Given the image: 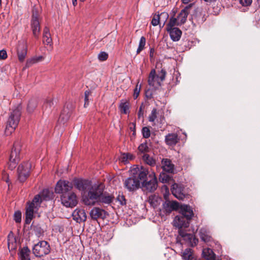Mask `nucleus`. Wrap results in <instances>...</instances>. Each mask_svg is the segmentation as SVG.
I'll use <instances>...</instances> for the list:
<instances>
[{
	"label": "nucleus",
	"instance_id": "a211bd4d",
	"mask_svg": "<svg viewBox=\"0 0 260 260\" xmlns=\"http://www.w3.org/2000/svg\"><path fill=\"white\" fill-rule=\"evenodd\" d=\"M148 120L153 123L152 125H155L158 123H162L164 120V117L162 115L159 117L157 109L153 108L148 117Z\"/></svg>",
	"mask_w": 260,
	"mask_h": 260
},
{
	"label": "nucleus",
	"instance_id": "f257e3e1",
	"mask_svg": "<svg viewBox=\"0 0 260 260\" xmlns=\"http://www.w3.org/2000/svg\"><path fill=\"white\" fill-rule=\"evenodd\" d=\"M105 186L102 183H96L85 193L82 199L83 203L86 206H92L101 203L109 205L114 200V196L108 192H104Z\"/></svg>",
	"mask_w": 260,
	"mask_h": 260
},
{
	"label": "nucleus",
	"instance_id": "2eb2a0df",
	"mask_svg": "<svg viewBox=\"0 0 260 260\" xmlns=\"http://www.w3.org/2000/svg\"><path fill=\"white\" fill-rule=\"evenodd\" d=\"M180 207L178 203L176 201H166L163 203L160 212H162L166 214H169L172 211L180 209Z\"/></svg>",
	"mask_w": 260,
	"mask_h": 260
},
{
	"label": "nucleus",
	"instance_id": "bf43d9fd",
	"mask_svg": "<svg viewBox=\"0 0 260 260\" xmlns=\"http://www.w3.org/2000/svg\"><path fill=\"white\" fill-rule=\"evenodd\" d=\"M190 0H182V2L184 4H187L189 3Z\"/></svg>",
	"mask_w": 260,
	"mask_h": 260
},
{
	"label": "nucleus",
	"instance_id": "de8ad7c7",
	"mask_svg": "<svg viewBox=\"0 0 260 260\" xmlns=\"http://www.w3.org/2000/svg\"><path fill=\"white\" fill-rule=\"evenodd\" d=\"M160 23L158 16L157 15H155L152 20H151V24L153 26H157L158 24H159Z\"/></svg>",
	"mask_w": 260,
	"mask_h": 260
},
{
	"label": "nucleus",
	"instance_id": "b1692460",
	"mask_svg": "<svg viewBox=\"0 0 260 260\" xmlns=\"http://www.w3.org/2000/svg\"><path fill=\"white\" fill-rule=\"evenodd\" d=\"M162 168L164 171L168 173H173L174 170V166L171 161L168 159H163L162 160Z\"/></svg>",
	"mask_w": 260,
	"mask_h": 260
},
{
	"label": "nucleus",
	"instance_id": "a19ab883",
	"mask_svg": "<svg viewBox=\"0 0 260 260\" xmlns=\"http://www.w3.org/2000/svg\"><path fill=\"white\" fill-rule=\"evenodd\" d=\"M116 201L118 202L120 205L124 206L126 204L125 197L122 194H119L116 199Z\"/></svg>",
	"mask_w": 260,
	"mask_h": 260
},
{
	"label": "nucleus",
	"instance_id": "c85d7f7f",
	"mask_svg": "<svg viewBox=\"0 0 260 260\" xmlns=\"http://www.w3.org/2000/svg\"><path fill=\"white\" fill-rule=\"evenodd\" d=\"M203 255L207 260H214L215 259V254L213 250L209 248L203 250Z\"/></svg>",
	"mask_w": 260,
	"mask_h": 260
},
{
	"label": "nucleus",
	"instance_id": "6e6552de",
	"mask_svg": "<svg viewBox=\"0 0 260 260\" xmlns=\"http://www.w3.org/2000/svg\"><path fill=\"white\" fill-rule=\"evenodd\" d=\"M33 253L37 257L43 256L49 253L50 245L45 241H41L35 244L32 249Z\"/></svg>",
	"mask_w": 260,
	"mask_h": 260
},
{
	"label": "nucleus",
	"instance_id": "79ce46f5",
	"mask_svg": "<svg viewBox=\"0 0 260 260\" xmlns=\"http://www.w3.org/2000/svg\"><path fill=\"white\" fill-rule=\"evenodd\" d=\"M142 134L144 138H148L150 136V131L148 127H144L142 129Z\"/></svg>",
	"mask_w": 260,
	"mask_h": 260
},
{
	"label": "nucleus",
	"instance_id": "e2e57ef3",
	"mask_svg": "<svg viewBox=\"0 0 260 260\" xmlns=\"http://www.w3.org/2000/svg\"><path fill=\"white\" fill-rule=\"evenodd\" d=\"M1 6V0H0V6Z\"/></svg>",
	"mask_w": 260,
	"mask_h": 260
},
{
	"label": "nucleus",
	"instance_id": "0eeeda50",
	"mask_svg": "<svg viewBox=\"0 0 260 260\" xmlns=\"http://www.w3.org/2000/svg\"><path fill=\"white\" fill-rule=\"evenodd\" d=\"M166 75V72L164 69H161L158 75H156L155 70H151L148 80L149 85L154 88H157L165 80Z\"/></svg>",
	"mask_w": 260,
	"mask_h": 260
},
{
	"label": "nucleus",
	"instance_id": "4be33fe9",
	"mask_svg": "<svg viewBox=\"0 0 260 260\" xmlns=\"http://www.w3.org/2000/svg\"><path fill=\"white\" fill-rule=\"evenodd\" d=\"M167 31L169 34L171 40L173 41L176 42L180 40L182 35V31L179 28H174L173 29H168Z\"/></svg>",
	"mask_w": 260,
	"mask_h": 260
},
{
	"label": "nucleus",
	"instance_id": "13d9d810",
	"mask_svg": "<svg viewBox=\"0 0 260 260\" xmlns=\"http://www.w3.org/2000/svg\"><path fill=\"white\" fill-rule=\"evenodd\" d=\"M154 53V50L152 48H151L150 51V54H149L150 57L151 58H152L153 57Z\"/></svg>",
	"mask_w": 260,
	"mask_h": 260
},
{
	"label": "nucleus",
	"instance_id": "6ab92c4d",
	"mask_svg": "<svg viewBox=\"0 0 260 260\" xmlns=\"http://www.w3.org/2000/svg\"><path fill=\"white\" fill-rule=\"evenodd\" d=\"M73 219L77 222H84L86 220V214L84 210L76 209L73 213Z\"/></svg>",
	"mask_w": 260,
	"mask_h": 260
},
{
	"label": "nucleus",
	"instance_id": "6e6d98bb",
	"mask_svg": "<svg viewBox=\"0 0 260 260\" xmlns=\"http://www.w3.org/2000/svg\"><path fill=\"white\" fill-rule=\"evenodd\" d=\"M198 242V239H197L196 238H195L194 237V236L193 235V238L192 239V240L191 241V243L190 244L192 246H194V245H196L197 244Z\"/></svg>",
	"mask_w": 260,
	"mask_h": 260
},
{
	"label": "nucleus",
	"instance_id": "72a5a7b5",
	"mask_svg": "<svg viewBox=\"0 0 260 260\" xmlns=\"http://www.w3.org/2000/svg\"><path fill=\"white\" fill-rule=\"evenodd\" d=\"M179 234L183 239L184 240L188 242V243H191V241L193 238V235L186 233L183 230H179Z\"/></svg>",
	"mask_w": 260,
	"mask_h": 260
},
{
	"label": "nucleus",
	"instance_id": "393cba45",
	"mask_svg": "<svg viewBox=\"0 0 260 260\" xmlns=\"http://www.w3.org/2000/svg\"><path fill=\"white\" fill-rule=\"evenodd\" d=\"M43 42L45 45L51 46L52 44V40L49 31V29L47 27H45L43 30Z\"/></svg>",
	"mask_w": 260,
	"mask_h": 260
},
{
	"label": "nucleus",
	"instance_id": "7c9ffc66",
	"mask_svg": "<svg viewBox=\"0 0 260 260\" xmlns=\"http://www.w3.org/2000/svg\"><path fill=\"white\" fill-rule=\"evenodd\" d=\"M54 105L53 100L52 98H47L43 105V109L46 112H49Z\"/></svg>",
	"mask_w": 260,
	"mask_h": 260
},
{
	"label": "nucleus",
	"instance_id": "c756f323",
	"mask_svg": "<svg viewBox=\"0 0 260 260\" xmlns=\"http://www.w3.org/2000/svg\"><path fill=\"white\" fill-rule=\"evenodd\" d=\"M30 251L27 247H24L21 249L19 252V256L21 260H30L29 254Z\"/></svg>",
	"mask_w": 260,
	"mask_h": 260
},
{
	"label": "nucleus",
	"instance_id": "ddd939ff",
	"mask_svg": "<svg viewBox=\"0 0 260 260\" xmlns=\"http://www.w3.org/2000/svg\"><path fill=\"white\" fill-rule=\"evenodd\" d=\"M31 28L34 37L36 38H38L40 31V26L38 19V13L35 9L32 10Z\"/></svg>",
	"mask_w": 260,
	"mask_h": 260
},
{
	"label": "nucleus",
	"instance_id": "a878e982",
	"mask_svg": "<svg viewBox=\"0 0 260 260\" xmlns=\"http://www.w3.org/2000/svg\"><path fill=\"white\" fill-rule=\"evenodd\" d=\"M188 15V12L187 7L182 10L176 18L179 22L178 24L180 25L183 24L186 21Z\"/></svg>",
	"mask_w": 260,
	"mask_h": 260
},
{
	"label": "nucleus",
	"instance_id": "58836bf2",
	"mask_svg": "<svg viewBox=\"0 0 260 260\" xmlns=\"http://www.w3.org/2000/svg\"><path fill=\"white\" fill-rule=\"evenodd\" d=\"M37 106V103L35 100H31L29 102L27 105V111L29 113L32 112Z\"/></svg>",
	"mask_w": 260,
	"mask_h": 260
},
{
	"label": "nucleus",
	"instance_id": "49530a36",
	"mask_svg": "<svg viewBox=\"0 0 260 260\" xmlns=\"http://www.w3.org/2000/svg\"><path fill=\"white\" fill-rule=\"evenodd\" d=\"M170 177L169 175L165 174H160L159 180L162 182H167L170 180Z\"/></svg>",
	"mask_w": 260,
	"mask_h": 260
},
{
	"label": "nucleus",
	"instance_id": "8fccbe9b",
	"mask_svg": "<svg viewBox=\"0 0 260 260\" xmlns=\"http://www.w3.org/2000/svg\"><path fill=\"white\" fill-rule=\"evenodd\" d=\"M138 85H136V87L134 90V98L135 99H136L139 95V93H140V87L138 88Z\"/></svg>",
	"mask_w": 260,
	"mask_h": 260
},
{
	"label": "nucleus",
	"instance_id": "473e14b6",
	"mask_svg": "<svg viewBox=\"0 0 260 260\" xmlns=\"http://www.w3.org/2000/svg\"><path fill=\"white\" fill-rule=\"evenodd\" d=\"M176 18L171 17L170 18L169 23L167 24L166 30L177 28L175 27L176 26H180V24H179Z\"/></svg>",
	"mask_w": 260,
	"mask_h": 260
},
{
	"label": "nucleus",
	"instance_id": "dca6fc26",
	"mask_svg": "<svg viewBox=\"0 0 260 260\" xmlns=\"http://www.w3.org/2000/svg\"><path fill=\"white\" fill-rule=\"evenodd\" d=\"M172 194L178 199L183 200L185 197L184 187L182 185L174 183L171 187Z\"/></svg>",
	"mask_w": 260,
	"mask_h": 260
},
{
	"label": "nucleus",
	"instance_id": "4c0bfd02",
	"mask_svg": "<svg viewBox=\"0 0 260 260\" xmlns=\"http://www.w3.org/2000/svg\"><path fill=\"white\" fill-rule=\"evenodd\" d=\"M146 44V39L144 37L142 36L140 38V40L139 42V47L137 50V54H139L142 51L145 46Z\"/></svg>",
	"mask_w": 260,
	"mask_h": 260
},
{
	"label": "nucleus",
	"instance_id": "f3484780",
	"mask_svg": "<svg viewBox=\"0 0 260 260\" xmlns=\"http://www.w3.org/2000/svg\"><path fill=\"white\" fill-rule=\"evenodd\" d=\"M89 215L92 219L96 220L98 218H106L107 213L105 210L99 207H94L90 211Z\"/></svg>",
	"mask_w": 260,
	"mask_h": 260
},
{
	"label": "nucleus",
	"instance_id": "5fc2aeb1",
	"mask_svg": "<svg viewBox=\"0 0 260 260\" xmlns=\"http://www.w3.org/2000/svg\"><path fill=\"white\" fill-rule=\"evenodd\" d=\"M89 92L88 91H86L85 92V104L84 105L85 106L86 104L88 105V96H89Z\"/></svg>",
	"mask_w": 260,
	"mask_h": 260
},
{
	"label": "nucleus",
	"instance_id": "603ef678",
	"mask_svg": "<svg viewBox=\"0 0 260 260\" xmlns=\"http://www.w3.org/2000/svg\"><path fill=\"white\" fill-rule=\"evenodd\" d=\"M7 57V52L2 50L0 51V59H5Z\"/></svg>",
	"mask_w": 260,
	"mask_h": 260
},
{
	"label": "nucleus",
	"instance_id": "f03ea898",
	"mask_svg": "<svg viewBox=\"0 0 260 260\" xmlns=\"http://www.w3.org/2000/svg\"><path fill=\"white\" fill-rule=\"evenodd\" d=\"M148 174V170L144 167H134L131 169L132 176L124 181V186L129 191L137 189L140 184V181L146 178Z\"/></svg>",
	"mask_w": 260,
	"mask_h": 260
},
{
	"label": "nucleus",
	"instance_id": "9b49d317",
	"mask_svg": "<svg viewBox=\"0 0 260 260\" xmlns=\"http://www.w3.org/2000/svg\"><path fill=\"white\" fill-rule=\"evenodd\" d=\"M150 180L148 181H146L145 179L143 180L142 187L144 190L148 192H153L155 191L157 188V181L154 172L149 173L148 171V174Z\"/></svg>",
	"mask_w": 260,
	"mask_h": 260
},
{
	"label": "nucleus",
	"instance_id": "ea45409f",
	"mask_svg": "<svg viewBox=\"0 0 260 260\" xmlns=\"http://www.w3.org/2000/svg\"><path fill=\"white\" fill-rule=\"evenodd\" d=\"M44 59L43 56H35L31 58L30 60L27 61V63L33 64L40 62Z\"/></svg>",
	"mask_w": 260,
	"mask_h": 260
},
{
	"label": "nucleus",
	"instance_id": "680f3d73",
	"mask_svg": "<svg viewBox=\"0 0 260 260\" xmlns=\"http://www.w3.org/2000/svg\"><path fill=\"white\" fill-rule=\"evenodd\" d=\"M8 247H9L10 246L9 242H8Z\"/></svg>",
	"mask_w": 260,
	"mask_h": 260
},
{
	"label": "nucleus",
	"instance_id": "4468645a",
	"mask_svg": "<svg viewBox=\"0 0 260 260\" xmlns=\"http://www.w3.org/2000/svg\"><path fill=\"white\" fill-rule=\"evenodd\" d=\"M73 182L77 189L80 191H84L82 196L85 193L87 192L89 188L93 185L91 184V181L88 180L74 179Z\"/></svg>",
	"mask_w": 260,
	"mask_h": 260
},
{
	"label": "nucleus",
	"instance_id": "3c124183",
	"mask_svg": "<svg viewBox=\"0 0 260 260\" xmlns=\"http://www.w3.org/2000/svg\"><path fill=\"white\" fill-rule=\"evenodd\" d=\"M35 233L36 235L39 237L43 235V231L41 228H36L35 230Z\"/></svg>",
	"mask_w": 260,
	"mask_h": 260
},
{
	"label": "nucleus",
	"instance_id": "423d86ee",
	"mask_svg": "<svg viewBox=\"0 0 260 260\" xmlns=\"http://www.w3.org/2000/svg\"><path fill=\"white\" fill-rule=\"evenodd\" d=\"M21 149V145L20 143L19 142H15L9 157V167L12 170L16 168L17 164L20 159V153Z\"/></svg>",
	"mask_w": 260,
	"mask_h": 260
},
{
	"label": "nucleus",
	"instance_id": "a18cd8bd",
	"mask_svg": "<svg viewBox=\"0 0 260 260\" xmlns=\"http://www.w3.org/2000/svg\"><path fill=\"white\" fill-rule=\"evenodd\" d=\"M108 57V54L105 52H101L98 55V58L100 61L106 60Z\"/></svg>",
	"mask_w": 260,
	"mask_h": 260
},
{
	"label": "nucleus",
	"instance_id": "864d4df0",
	"mask_svg": "<svg viewBox=\"0 0 260 260\" xmlns=\"http://www.w3.org/2000/svg\"><path fill=\"white\" fill-rule=\"evenodd\" d=\"M138 115L139 118H140L141 117H142L143 116V104L139 108Z\"/></svg>",
	"mask_w": 260,
	"mask_h": 260
},
{
	"label": "nucleus",
	"instance_id": "2f4dec72",
	"mask_svg": "<svg viewBox=\"0 0 260 260\" xmlns=\"http://www.w3.org/2000/svg\"><path fill=\"white\" fill-rule=\"evenodd\" d=\"M142 157V160L145 164L150 166H154L155 165V159H153V157L150 156L149 154L144 153Z\"/></svg>",
	"mask_w": 260,
	"mask_h": 260
},
{
	"label": "nucleus",
	"instance_id": "f8f14e48",
	"mask_svg": "<svg viewBox=\"0 0 260 260\" xmlns=\"http://www.w3.org/2000/svg\"><path fill=\"white\" fill-rule=\"evenodd\" d=\"M60 199L62 204L66 207L73 208L76 206L78 203L77 196L73 192L61 195Z\"/></svg>",
	"mask_w": 260,
	"mask_h": 260
},
{
	"label": "nucleus",
	"instance_id": "c9c22d12",
	"mask_svg": "<svg viewBox=\"0 0 260 260\" xmlns=\"http://www.w3.org/2000/svg\"><path fill=\"white\" fill-rule=\"evenodd\" d=\"M134 158V156L129 153H123L120 157V160L124 164H127L129 160Z\"/></svg>",
	"mask_w": 260,
	"mask_h": 260
},
{
	"label": "nucleus",
	"instance_id": "5701e85b",
	"mask_svg": "<svg viewBox=\"0 0 260 260\" xmlns=\"http://www.w3.org/2000/svg\"><path fill=\"white\" fill-rule=\"evenodd\" d=\"M199 236L202 241L205 243L211 241L212 237L210 234V232L205 228H202L200 229Z\"/></svg>",
	"mask_w": 260,
	"mask_h": 260
},
{
	"label": "nucleus",
	"instance_id": "09e8293b",
	"mask_svg": "<svg viewBox=\"0 0 260 260\" xmlns=\"http://www.w3.org/2000/svg\"><path fill=\"white\" fill-rule=\"evenodd\" d=\"M252 3V0H240V3L243 6H248L251 5Z\"/></svg>",
	"mask_w": 260,
	"mask_h": 260
},
{
	"label": "nucleus",
	"instance_id": "39448f33",
	"mask_svg": "<svg viewBox=\"0 0 260 260\" xmlns=\"http://www.w3.org/2000/svg\"><path fill=\"white\" fill-rule=\"evenodd\" d=\"M21 107L18 106L10 113L5 129V134L11 135L18 125L21 116Z\"/></svg>",
	"mask_w": 260,
	"mask_h": 260
},
{
	"label": "nucleus",
	"instance_id": "4d7b16f0",
	"mask_svg": "<svg viewBox=\"0 0 260 260\" xmlns=\"http://www.w3.org/2000/svg\"><path fill=\"white\" fill-rule=\"evenodd\" d=\"M3 179L6 182L9 183L8 178V175L7 174L4 172L3 173Z\"/></svg>",
	"mask_w": 260,
	"mask_h": 260
},
{
	"label": "nucleus",
	"instance_id": "9d476101",
	"mask_svg": "<svg viewBox=\"0 0 260 260\" xmlns=\"http://www.w3.org/2000/svg\"><path fill=\"white\" fill-rule=\"evenodd\" d=\"M31 166L29 162H24L17 169L18 179L21 182H24L29 175Z\"/></svg>",
	"mask_w": 260,
	"mask_h": 260
},
{
	"label": "nucleus",
	"instance_id": "f704fd0d",
	"mask_svg": "<svg viewBox=\"0 0 260 260\" xmlns=\"http://www.w3.org/2000/svg\"><path fill=\"white\" fill-rule=\"evenodd\" d=\"M121 113L126 114L129 113V103L127 102H121L119 105Z\"/></svg>",
	"mask_w": 260,
	"mask_h": 260
},
{
	"label": "nucleus",
	"instance_id": "cd10ccee",
	"mask_svg": "<svg viewBox=\"0 0 260 260\" xmlns=\"http://www.w3.org/2000/svg\"><path fill=\"white\" fill-rule=\"evenodd\" d=\"M182 257L184 260H196L193 255V251L190 248H186L182 252Z\"/></svg>",
	"mask_w": 260,
	"mask_h": 260
},
{
	"label": "nucleus",
	"instance_id": "37998d69",
	"mask_svg": "<svg viewBox=\"0 0 260 260\" xmlns=\"http://www.w3.org/2000/svg\"><path fill=\"white\" fill-rule=\"evenodd\" d=\"M14 220L17 223H20L21 221V213L19 211H17L14 214Z\"/></svg>",
	"mask_w": 260,
	"mask_h": 260
},
{
	"label": "nucleus",
	"instance_id": "e433bc0d",
	"mask_svg": "<svg viewBox=\"0 0 260 260\" xmlns=\"http://www.w3.org/2000/svg\"><path fill=\"white\" fill-rule=\"evenodd\" d=\"M157 16H158L160 22L162 23L163 27L169 18V14L167 12H164L158 14Z\"/></svg>",
	"mask_w": 260,
	"mask_h": 260
},
{
	"label": "nucleus",
	"instance_id": "aec40b11",
	"mask_svg": "<svg viewBox=\"0 0 260 260\" xmlns=\"http://www.w3.org/2000/svg\"><path fill=\"white\" fill-rule=\"evenodd\" d=\"M27 54V46L25 43L19 44L17 50V55L20 61H23Z\"/></svg>",
	"mask_w": 260,
	"mask_h": 260
},
{
	"label": "nucleus",
	"instance_id": "7ed1b4c3",
	"mask_svg": "<svg viewBox=\"0 0 260 260\" xmlns=\"http://www.w3.org/2000/svg\"><path fill=\"white\" fill-rule=\"evenodd\" d=\"M52 196V193L48 189L43 190L41 194H37L35 196L32 202L28 204L26 208V223H28L30 222L34 217V213L36 212L40 206L42 200H49Z\"/></svg>",
	"mask_w": 260,
	"mask_h": 260
},
{
	"label": "nucleus",
	"instance_id": "c03bdc74",
	"mask_svg": "<svg viewBox=\"0 0 260 260\" xmlns=\"http://www.w3.org/2000/svg\"><path fill=\"white\" fill-rule=\"evenodd\" d=\"M138 149L142 153H144L148 151L149 148L148 147L147 144L144 143L140 145L138 147Z\"/></svg>",
	"mask_w": 260,
	"mask_h": 260
},
{
	"label": "nucleus",
	"instance_id": "1a4fd4ad",
	"mask_svg": "<svg viewBox=\"0 0 260 260\" xmlns=\"http://www.w3.org/2000/svg\"><path fill=\"white\" fill-rule=\"evenodd\" d=\"M73 188L72 182L65 180H59L55 187V192L62 195L71 192Z\"/></svg>",
	"mask_w": 260,
	"mask_h": 260
},
{
	"label": "nucleus",
	"instance_id": "20e7f679",
	"mask_svg": "<svg viewBox=\"0 0 260 260\" xmlns=\"http://www.w3.org/2000/svg\"><path fill=\"white\" fill-rule=\"evenodd\" d=\"M180 213L182 215H177L173 221V225L182 230V228H187L189 226V220L193 215L192 209L189 206L181 205L180 207Z\"/></svg>",
	"mask_w": 260,
	"mask_h": 260
},
{
	"label": "nucleus",
	"instance_id": "412c9836",
	"mask_svg": "<svg viewBox=\"0 0 260 260\" xmlns=\"http://www.w3.org/2000/svg\"><path fill=\"white\" fill-rule=\"evenodd\" d=\"M179 141V138L176 134H169L165 137V142L167 145L170 146L175 145Z\"/></svg>",
	"mask_w": 260,
	"mask_h": 260
},
{
	"label": "nucleus",
	"instance_id": "052dcab7",
	"mask_svg": "<svg viewBox=\"0 0 260 260\" xmlns=\"http://www.w3.org/2000/svg\"><path fill=\"white\" fill-rule=\"evenodd\" d=\"M72 3H73V5L75 6L77 3V0H72Z\"/></svg>",
	"mask_w": 260,
	"mask_h": 260
},
{
	"label": "nucleus",
	"instance_id": "bb28decb",
	"mask_svg": "<svg viewBox=\"0 0 260 260\" xmlns=\"http://www.w3.org/2000/svg\"><path fill=\"white\" fill-rule=\"evenodd\" d=\"M160 201L161 199L155 194L150 196L148 199V203L154 208L160 204Z\"/></svg>",
	"mask_w": 260,
	"mask_h": 260
}]
</instances>
